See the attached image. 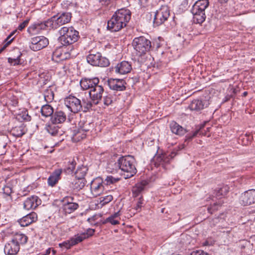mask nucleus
Returning a JSON list of instances; mask_svg holds the SVG:
<instances>
[{"mask_svg": "<svg viewBox=\"0 0 255 255\" xmlns=\"http://www.w3.org/2000/svg\"><path fill=\"white\" fill-rule=\"evenodd\" d=\"M131 18V12L124 8L117 10L107 22V28L112 32L120 30L125 27Z\"/></svg>", "mask_w": 255, "mask_h": 255, "instance_id": "obj_1", "label": "nucleus"}, {"mask_svg": "<svg viewBox=\"0 0 255 255\" xmlns=\"http://www.w3.org/2000/svg\"><path fill=\"white\" fill-rule=\"evenodd\" d=\"M135 159L131 155L121 157L117 162L111 161L108 165V168H111L113 166V170L121 169L127 174H125V178H129L136 173L135 166Z\"/></svg>", "mask_w": 255, "mask_h": 255, "instance_id": "obj_2", "label": "nucleus"}, {"mask_svg": "<svg viewBox=\"0 0 255 255\" xmlns=\"http://www.w3.org/2000/svg\"><path fill=\"white\" fill-rule=\"evenodd\" d=\"M208 0H198L192 6L191 12L195 23L201 24L206 19V10L208 7Z\"/></svg>", "mask_w": 255, "mask_h": 255, "instance_id": "obj_3", "label": "nucleus"}, {"mask_svg": "<svg viewBox=\"0 0 255 255\" xmlns=\"http://www.w3.org/2000/svg\"><path fill=\"white\" fill-rule=\"evenodd\" d=\"M60 36L59 38L63 45H70L76 42L79 36V32L73 27H63L59 31Z\"/></svg>", "mask_w": 255, "mask_h": 255, "instance_id": "obj_4", "label": "nucleus"}, {"mask_svg": "<svg viewBox=\"0 0 255 255\" xmlns=\"http://www.w3.org/2000/svg\"><path fill=\"white\" fill-rule=\"evenodd\" d=\"M132 44L136 52V55L139 56L144 55L151 48V41L144 36L134 38Z\"/></svg>", "mask_w": 255, "mask_h": 255, "instance_id": "obj_5", "label": "nucleus"}, {"mask_svg": "<svg viewBox=\"0 0 255 255\" xmlns=\"http://www.w3.org/2000/svg\"><path fill=\"white\" fill-rule=\"evenodd\" d=\"M153 17V23L154 26H159L166 21L170 15V10L167 5H162L155 12L150 13Z\"/></svg>", "mask_w": 255, "mask_h": 255, "instance_id": "obj_6", "label": "nucleus"}, {"mask_svg": "<svg viewBox=\"0 0 255 255\" xmlns=\"http://www.w3.org/2000/svg\"><path fill=\"white\" fill-rule=\"evenodd\" d=\"M87 61L88 63L94 66L107 67L110 64L109 60L103 57L99 52L89 54L87 56Z\"/></svg>", "mask_w": 255, "mask_h": 255, "instance_id": "obj_7", "label": "nucleus"}, {"mask_svg": "<svg viewBox=\"0 0 255 255\" xmlns=\"http://www.w3.org/2000/svg\"><path fill=\"white\" fill-rule=\"evenodd\" d=\"M64 104L71 112L74 114L78 113L83 109L81 100L72 95L65 98Z\"/></svg>", "mask_w": 255, "mask_h": 255, "instance_id": "obj_8", "label": "nucleus"}, {"mask_svg": "<svg viewBox=\"0 0 255 255\" xmlns=\"http://www.w3.org/2000/svg\"><path fill=\"white\" fill-rule=\"evenodd\" d=\"M48 44L49 41L47 38L43 36H38L31 39L29 47L31 50L37 51L45 48Z\"/></svg>", "mask_w": 255, "mask_h": 255, "instance_id": "obj_9", "label": "nucleus"}, {"mask_svg": "<svg viewBox=\"0 0 255 255\" xmlns=\"http://www.w3.org/2000/svg\"><path fill=\"white\" fill-rule=\"evenodd\" d=\"M71 18L70 12H63L58 17L53 16L51 18L53 24V29H57L60 26L70 22Z\"/></svg>", "mask_w": 255, "mask_h": 255, "instance_id": "obj_10", "label": "nucleus"}, {"mask_svg": "<svg viewBox=\"0 0 255 255\" xmlns=\"http://www.w3.org/2000/svg\"><path fill=\"white\" fill-rule=\"evenodd\" d=\"M104 91V88L99 84H95L89 91V95L93 103L95 105L99 104L101 101Z\"/></svg>", "mask_w": 255, "mask_h": 255, "instance_id": "obj_11", "label": "nucleus"}, {"mask_svg": "<svg viewBox=\"0 0 255 255\" xmlns=\"http://www.w3.org/2000/svg\"><path fill=\"white\" fill-rule=\"evenodd\" d=\"M90 190L94 197L101 195L104 191V186L101 178H97L91 182Z\"/></svg>", "mask_w": 255, "mask_h": 255, "instance_id": "obj_12", "label": "nucleus"}, {"mask_svg": "<svg viewBox=\"0 0 255 255\" xmlns=\"http://www.w3.org/2000/svg\"><path fill=\"white\" fill-rule=\"evenodd\" d=\"M52 24V22L51 18L43 22H35L28 28V31L29 33H35L40 30H44L48 27L53 29V24Z\"/></svg>", "mask_w": 255, "mask_h": 255, "instance_id": "obj_13", "label": "nucleus"}, {"mask_svg": "<svg viewBox=\"0 0 255 255\" xmlns=\"http://www.w3.org/2000/svg\"><path fill=\"white\" fill-rule=\"evenodd\" d=\"M240 202L244 206L250 205L255 203V190H249L242 194Z\"/></svg>", "mask_w": 255, "mask_h": 255, "instance_id": "obj_14", "label": "nucleus"}, {"mask_svg": "<svg viewBox=\"0 0 255 255\" xmlns=\"http://www.w3.org/2000/svg\"><path fill=\"white\" fill-rule=\"evenodd\" d=\"M126 82L123 79H110L108 80L109 88L117 91H123L126 90Z\"/></svg>", "mask_w": 255, "mask_h": 255, "instance_id": "obj_15", "label": "nucleus"}, {"mask_svg": "<svg viewBox=\"0 0 255 255\" xmlns=\"http://www.w3.org/2000/svg\"><path fill=\"white\" fill-rule=\"evenodd\" d=\"M41 204L40 199L36 196L28 197L23 203V208L26 210L34 209Z\"/></svg>", "mask_w": 255, "mask_h": 255, "instance_id": "obj_16", "label": "nucleus"}, {"mask_svg": "<svg viewBox=\"0 0 255 255\" xmlns=\"http://www.w3.org/2000/svg\"><path fill=\"white\" fill-rule=\"evenodd\" d=\"M20 247L12 239L8 241L4 246V252L7 255H15L19 252Z\"/></svg>", "mask_w": 255, "mask_h": 255, "instance_id": "obj_17", "label": "nucleus"}, {"mask_svg": "<svg viewBox=\"0 0 255 255\" xmlns=\"http://www.w3.org/2000/svg\"><path fill=\"white\" fill-rule=\"evenodd\" d=\"M37 220L36 213L32 212L19 219L18 223L21 227H26L32 223L35 222Z\"/></svg>", "mask_w": 255, "mask_h": 255, "instance_id": "obj_18", "label": "nucleus"}, {"mask_svg": "<svg viewBox=\"0 0 255 255\" xmlns=\"http://www.w3.org/2000/svg\"><path fill=\"white\" fill-rule=\"evenodd\" d=\"M208 105L209 102L206 100L195 99L192 101L189 105V108L192 111L198 112L207 107Z\"/></svg>", "mask_w": 255, "mask_h": 255, "instance_id": "obj_19", "label": "nucleus"}, {"mask_svg": "<svg viewBox=\"0 0 255 255\" xmlns=\"http://www.w3.org/2000/svg\"><path fill=\"white\" fill-rule=\"evenodd\" d=\"M131 69V65L129 62L123 61L117 65L115 67V71L117 73L124 75L129 73Z\"/></svg>", "mask_w": 255, "mask_h": 255, "instance_id": "obj_20", "label": "nucleus"}, {"mask_svg": "<svg viewBox=\"0 0 255 255\" xmlns=\"http://www.w3.org/2000/svg\"><path fill=\"white\" fill-rule=\"evenodd\" d=\"M80 84L83 90H91L95 84H99V80L98 78L92 79L84 78L80 81Z\"/></svg>", "mask_w": 255, "mask_h": 255, "instance_id": "obj_21", "label": "nucleus"}, {"mask_svg": "<svg viewBox=\"0 0 255 255\" xmlns=\"http://www.w3.org/2000/svg\"><path fill=\"white\" fill-rule=\"evenodd\" d=\"M170 128L171 132L176 135L182 136L186 133L187 130L182 126L174 121L170 122L169 125Z\"/></svg>", "mask_w": 255, "mask_h": 255, "instance_id": "obj_22", "label": "nucleus"}, {"mask_svg": "<svg viewBox=\"0 0 255 255\" xmlns=\"http://www.w3.org/2000/svg\"><path fill=\"white\" fill-rule=\"evenodd\" d=\"M66 116L62 111L55 112L51 118V123L55 124H60L65 121Z\"/></svg>", "mask_w": 255, "mask_h": 255, "instance_id": "obj_23", "label": "nucleus"}, {"mask_svg": "<svg viewBox=\"0 0 255 255\" xmlns=\"http://www.w3.org/2000/svg\"><path fill=\"white\" fill-rule=\"evenodd\" d=\"M176 155L175 152H172L170 154H162L157 156L156 160L159 164H164L169 162L170 159L174 157Z\"/></svg>", "mask_w": 255, "mask_h": 255, "instance_id": "obj_24", "label": "nucleus"}, {"mask_svg": "<svg viewBox=\"0 0 255 255\" xmlns=\"http://www.w3.org/2000/svg\"><path fill=\"white\" fill-rule=\"evenodd\" d=\"M62 169L55 170L48 178V183L51 186H54L60 178Z\"/></svg>", "mask_w": 255, "mask_h": 255, "instance_id": "obj_25", "label": "nucleus"}, {"mask_svg": "<svg viewBox=\"0 0 255 255\" xmlns=\"http://www.w3.org/2000/svg\"><path fill=\"white\" fill-rule=\"evenodd\" d=\"M121 211L119 210L107 218L103 222L104 224L110 223L112 225H116L120 224Z\"/></svg>", "mask_w": 255, "mask_h": 255, "instance_id": "obj_26", "label": "nucleus"}, {"mask_svg": "<svg viewBox=\"0 0 255 255\" xmlns=\"http://www.w3.org/2000/svg\"><path fill=\"white\" fill-rule=\"evenodd\" d=\"M87 181L85 179H80L76 178L71 182V188L74 190L79 191L82 189L85 185Z\"/></svg>", "mask_w": 255, "mask_h": 255, "instance_id": "obj_27", "label": "nucleus"}, {"mask_svg": "<svg viewBox=\"0 0 255 255\" xmlns=\"http://www.w3.org/2000/svg\"><path fill=\"white\" fill-rule=\"evenodd\" d=\"M26 132L25 127L23 125L13 128L10 131V134L15 137H20Z\"/></svg>", "mask_w": 255, "mask_h": 255, "instance_id": "obj_28", "label": "nucleus"}, {"mask_svg": "<svg viewBox=\"0 0 255 255\" xmlns=\"http://www.w3.org/2000/svg\"><path fill=\"white\" fill-rule=\"evenodd\" d=\"M147 184V182L145 181H142L140 183H137L133 187L132 191L133 195L134 197L138 196L144 190V187Z\"/></svg>", "mask_w": 255, "mask_h": 255, "instance_id": "obj_29", "label": "nucleus"}, {"mask_svg": "<svg viewBox=\"0 0 255 255\" xmlns=\"http://www.w3.org/2000/svg\"><path fill=\"white\" fill-rule=\"evenodd\" d=\"M27 239L28 238L27 236L25 235L19 234H16L12 239V240H13V241H14V242L16 243L17 245H19V247L20 245L26 244L27 242Z\"/></svg>", "mask_w": 255, "mask_h": 255, "instance_id": "obj_30", "label": "nucleus"}, {"mask_svg": "<svg viewBox=\"0 0 255 255\" xmlns=\"http://www.w3.org/2000/svg\"><path fill=\"white\" fill-rule=\"evenodd\" d=\"M79 207V205L76 203H64L63 205V210L67 214H70L75 211Z\"/></svg>", "mask_w": 255, "mask_h": 255, "instance_id": "obj_31", "label": "nucleus"}, {"mask_svg": "<svg viewBox=\"0 0 255 255\" xmlns=\"http://www.w3.org/2000/svg\"><path fill=\"white\" fill-rule=\"evenodd\" d=\"M41 113L43 117H48L53 114V109L51 106L45 105L41 107Z\"/></svg>", "mask_w": 255, "mask_h": 255, "instance_id": "obj_32", "label": "nucleus"}, {"mask_svg": "<svg viewBox=\"0 0 255 255\" xmlns=\"http://www.w3.org/2000/svg\"><path fill=\"white\" fill-rule=\"evenodd\" d=\"M87 171L88 168L86 166H82L78 167L75 173V178L85 179L84 177Z\"/></svg>", "mask_w": 255, "mask_h": 255, "instance_id": "obj_33", "label": "nucleus"}, {"mask_svg": "<svg viewBox=\"0 0 255 255\" xmlns=\"http://www.w3.org/2000/svg\"><path fill=\"white\" fill-rule=\"evenodd\" d=\"M59 128L56 126V124L53 123L47 125L45 127L47 131L53 136H55L58 133Z\"/></svg>", "mask_w": 255, "mask_h": 255, "instance_id": "obj_34", "label": "nucleus"}, {"mask_svg": "<svg viewBox=\"0 0 255 255\" xmlns=\"http://www.w3.org/2000/svg\"><path fill=\"white\" fill-rule=\"evenodd\" d=\"M87 238V236L81 234L80 235L77 234L74 236V237L71 238L70 240L72 243V245H73V246L82 242L84 239H86Z\"/></svg>", "mask_w": 255, "mask_h": 255, "instance_id": "obj_35", "label": "nucleus"}, {"mask_svg": "<svg viewBox=\"0 0 255 255\" xmlns=\"http://www.w3.org/2000/svg\"><path fill=\"white\" fill-rule=\"evenodd\" d=\"M92 104H93L92 101L91 102L90 101L85 100H83L82 103L83 109H82L81 111L84 113L87 112L90 110V109H91L92 107Z\"/></svg>", "mask_w": 255, "mask_h": 255, "instance_id": "obj_36", "label": "nucleus"}, {"mask_svg": "<svg viewBox=\"0 0 255 255\" xmlns=\"http://www.w3.org/2000/svg\"><path fill=\"white\" fill-rule=\"evenodd\" d=\"M113 199V197L111 195H108L106 196L101 197L100 198V203L102 205L104 206L109 202H110L111 201H112Z\"/></svg>", "mask_w": 255, "mask_h": 255, "instance_id": "obj_37", "label": "nucleus"}, {"mask_svg": "<svg viewBox=\"0 0 255 255\" xmlns=\"http://www.w3.org/2000/svg\"><path fill=\"white\" fill-rule=\"evenodd\" d=\"M90 123H85L83 127L80 126V128L78 129L77 132H76V135L78 137L80 136V133L82 132L86 133L89 131L90 129L88 126L90 125Z\"/></svg>", "mask_w": 255, "mask_h": 255, "instance_id": "obj_38", "label": "nucleus"}, {"mask_svg": "<svg viewBox=\"0 0 255 255\" xmlns=\"http://www.w3.org/2000/svg\"><path fill=\"white\" fill-rule=\"evenodd\" d=\"M113 97L111 94H108L104 96L103 102L105 105L108 106L113 102Z\"/></svg>", "mask_w": 255, "mask_h": 255, "instance_id": "obj_39", "label": "nucleus"}, {"mask_svg": "<svg viewBox=\"0 0 255 255\" xmlns=\"http://www.w3.org/2000/svg\"><path fill=\"white\" fill-rule=\"evenodd\" d=\"M76 162L75 160L73 159L71 162H69L68 167L66 168V172L68 173H72L75 168Z\"/></svg>", "mask_w": 255, "mask_h": 255, "instance_id": "obj_40", "label": "nucleus"}, {"mask_svg": "<svg viewBox=\"0 0 255 255\" xmlns=\"http://www.w3.org/2000/svg\"><path fill=\"white\" fill-rule=\"evenodd\" d=\"M59 246L60 248H64L65 249H70L73 245H72L71 240H70L59 244Z\"/></svg>", "mask_w": 255, "mask_h": 255, "instance_id": "obj_41", "label": "nucleus"}, {"mask_svg": "<svg viewBox=\"0 0 255 255\" xmlns=\"http://www.w3.org/2000/svg\"><path fill=\"white\" fill-rule=\"evenodd\" d=\"M220 205L219 203H215L213 205H211L208 207L207 210L209 213L213 214V212L218 209V207Z\"/></svg>", "mask_w": 255, "mask_h": 255, "instance_id": "obj_42", "label": "nucleus"}, {"mask_svg": "<svg viewBox=\"0 0 255 255\" xmlns=\"http://www.w3.org/2000/svg\"><path fill=\"white\" fill-rule=\"evenodd\" d=\"M200 132V133H201V131L200 129H197L195 130L192 134H188L186 136V139L185 141H190L192 139V138L194 137H195L198 133Z\"/></svg>", "mask_w": 255, "mask_h": 255, "instance_id": "obj_43", "label": "nucleus"}, {"mask_svg": "<svg viewBox=\"0 0 255 255\" xmlns=\"http://www.w3.org/2000/svg\"><path fill=\"white\" fill-rule=\"evenodd\" d=\"M119 180V178H116L112 176H107L105 179L107 184H113L116 183Z\"/></svg>", "mask_w": 255, "mask_h": 255, "instance_id": "obj_44", "label": "nucleus"}, {"mask_svg": "<svg viewBox=\"0 0 255 255\" xmlns=\"http://www.w3.org/2000/svg\"><path fill=\"white\" fill-rule=\"evenodd\" d=\"M19 57L20 56H18L16 58H8V61L13 65H18L20 63V61Z\"/></svg>", "mask_w": 255, "mask_h": 255, "instance_id": "obj_45", "label": "nucleus"}, {"mask_svg": "<svg viewBox=\"0 0 255 255\" xmlns=\"http://www.w3.org/2000/svg\"><path fill=\"white\" fill-rule=\"evenodd\" d=\"M143 203V198L142 196H141L139 198L137 202L136 205L135 207V209L136 211L140 210L141 208L142 207Z\"/></svg>", "mask_w": 255, "mask_h": 255, "instance_id": "obj_46", "label": "nucleus"}, {"mask_svg": "<svg viewBox=\"0 0 255 255\" xmlns=\"http://www.w3.org/2000/svg\"><path fill=\"white\" fill-rule=\"evenodd\" d=\"M44 97L46 100H47L46 97L48 98L49 100H53L54 98V93L53 91L51 90H48L46 92H45L44 94Z\"/></svg>", "mask_w": 255, "mask_h": 255, "instance_id": "obj_47", "label": "nucleus"}, {"mask_svg": "<svg viewBox=\"0 0 255 255\" xmlns=\"http://www.w3.org/2000/svg\"><path fill=\"white\" fill-rule=\"evenodd\" d=\"M3 194L6 196H10L12 193V188L8 186H4L3 188Z\"/></svg>", "mask_w": 255, "mask_h": 255, "instance_id": "obj_48", "label": "nucleus"}, {"mask_svg": "<svg viewBox=\"0 0 255 255\" xmlns=\"http://www.w3.org/2000/svg\"><path fill=\"white\" fill-rule=\"evenodd\" d=\"M215 194L216 198L221 199L223 196V188H220L218 190L215 191Z\"/></svg>", "mask_w": 255, "mask_h": 255, "instance_id": "obj_49", "label": "nucleus"}, {"mask_svg": "<svg viewBox=\"0 0 255 255\" xmlns=\"http://www.w3.org/2000/svg\"><path fill=\"white\" fill-rule=\"evenodd\" d=\"M28 22H29V20L26 19V20H24L23 22L21 23L18 25V26L17 27V29H18L19 30H20V31L23 30L27 26V25L28 23Z\"/></svg>", "mask_w": 255, "mask_h": 255, "instance_id": "obj_50", "label": "nucleus"}, {"mask_svg": "<svg viewBox=\"0 0 255 255\" xmlns=\"http://www.w3.org/2000/svg\"><path fill=\"white\" fill-rule=\"evenodd\" d=\"M95 233V230L92 229H88L87 230L86 232L82 233L83 235L87 236V238L93 235Z\"/></svg>", "mask_w": 255, "mask_h": 255, "instance_id": "obj_51", "label": "nucleus"}, {"mask_svg": "<svg viewBox=\"0 0 255 255\" xmlns=\"http://www.w3.org/2000/svg\"><path fill=\"white\" fill-rule=\"evenodd\" d=\"M139 3L142 7H146L148 5L149 0H139Z\"/></svg>", "mask_w": 255, "mask_h": 255, "instance_id": "obj_52", "label": "nucleus"}, {"mask_svg": "<svg viewBox=\"0 0 255 255\" xmlns=\"http://www.w3.org/2000/svg\"><path fill=\"white\" fill-rule=\"evenodd\" d=\"M214 241L211 239H208L203 243V245L205 246H210L213 245Z\"/></svg>", "mask_w": 255, "mask_h": 255, "instance_id": "obj_53", "label": "nucleus"}, {"mask_svg": "<svg viewBox=\"0 0 255 255\" xmlns=\"http://www.w3.org/2000/svg\"><path fill=\"white\" fill-rule=\"evenodd\" d=\"M80 136L78 137V136L76 135V133H74V138L77 139L78 140H79L80 139H82L86 137V133L84 132H81L80 133Z\"/></svg>", "mask_w": 255, "mask_h": 255, "instance_id": "obj_54", "label": "nucleus"}, {"mask_svg": "<svg viewBox=\"0 0 255 255\" xmlns=\"http://www.w3.org/2000/svg\"><path fill=\"white\" fill-rule=\"evenodd\" d=\"M74 200V198L71 196L66 197L63 199V201L64 203H73V201Z\"/></svg>", "mask_w": 255, "mask_h": 255, "instance_id": "obj_55", "label": "nucleus"}, {"mask_svg": "<svg viewBox=\"0 0 255 255\" xmlns=\"http://www.w3.org/2000/svg\"><path fill=\"white\" fill-rule=\"evenodd\" d=\"M191 255H209L207 253L203 251H197L196 252H193Z\"/></svg>", "mask_w": 255, "mask_h": 255, "instance_id": "obj_56", "label": "nucleus"}, {"mask_svg": "<svg viewBox=\"0 0 255 255\" xmlns=\"http://www.w3.org/2000/svg\"><path fill=\"white\" fill-rule=\"evenodd\" d=\"M14 38L11 39L8 41H7V42H5V44L4 45V46L0 49V53L9 44H10L11 42L13 41Z\"/></svg>", "mask_w": 255, "mask_h": 255, "instance_id": "obj_57", "label": "nucleus"}, {"mask_svg": "<svg viewBox=\"0 0 255 255\" xmlns=\"http://www.w3.org/2000/svg\"><path fill=\"white\" fill-rule=\"evenodd\" d=\"M112 0H99L100 2L102 3V5H107L109 3H110V2Z\"/></svg>", "mask_w": 255, "mask_h": 255, "instance_id": "obj_58", "label": "nucleus"}, {"mask_svg": "<svg viewBox=\"0 0 255 255\" xmlns=\"http://www.w3.org/2000/svg\"><path fill=\"white\" fill-rule=\"evenodd\" d=\"M13 35H12L11 33L7 37V38L5 39V42H7V41H8L9 40H10L11 39H12V38H11V37L13 36Z\"/></svg>", "mask_w": 255, "mask_h": 255, "instance_id": "obj_59", "label": "nucleus"}, {"mask_svg": "<svg viewBox=\"0 0 255 255\" xmlns=\"http://www.w3.org/2000/svg\"><path fill=\"white\" fill-rule=\"evenodd\" d=\"M51 252V248H48L46 251L45 254H42L41 255H49Z\"/></svg>", "mask_w": 255, "mask_h": 255, "instance_id": "obj_60", "label": "nucleus"}, {"mask_svg": "<svg viewBox=\"0 0 255 255\" xmlns=\"http://www.w3.org/2000/svg\"><path fill=\"white\" fill-rule=\"evenodd\" d=\"M221 3H226L228 0H218Z\"/></svg>", "mask_w": 255, "mask_h": 255, "instance_id": "obj_61", "label": "nucleus"}, {"mask_svg": "<svg viewBox=\"0 0 255 255\" xmlns=\"http://www.w3.org/2000/svg\"><path fill=\"white\" fill-rule=\"evenodd\" d=\"M17 32V30H13L12 32H11V33L12 34V35H14L15 33H16Z\"/></svg>", "mask_w": 255, "mask_h": 255, "instance_id": "obj_62", "label": "nucleus"}, {"mask_svg": "<svg viewBox=\"0 0 255 255\" xmlns=\"http://www.w3.org/2000/svg\"><path fill=\"white\" fill-rule=\"evenodd\" d=\"M247 94H248V92H245L243 93V96H246L247 95Z\"/></svg>", "mask_w": 255, "mask_h": 255, "instance_id": "obj_63", "label": "nucleus"}, {"mask_svg": "<svg viewBox=\"0 0 255 255\" xmlns=\"http://www.w3.org/2000/svg\"><path fill=\"white\" fill-rule=\"evenodd\" d=\"M52 252L53 255H55L56 253V251L54 250H52Z\"/></svg>", "mask_w": 255, "mask_h": 255, "instance_id": "obj_64", "label": "nucleus"}]
</instances>
